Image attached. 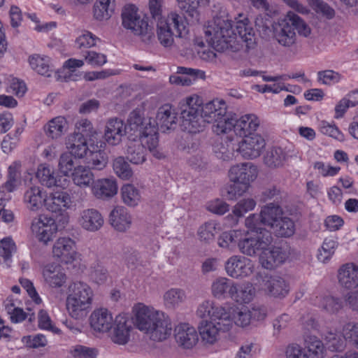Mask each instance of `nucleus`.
I'll list each match as a JSON object with an SVG mask.
<instances>
[{
  "mask_svg": "<svg viewBox=\"0 0 358 358\" xmlns=\"http://www.w3.org/2000/svg\"><path fill=\"white\" fill-rule=\"evenodd\" d=\"M182 119L181 127L188 133H197L205 123H213L226 113L227 105L222 99H213L203 104V99L196 94L188 96L179 103Z\"/></svg>",
  "mask_w": 358,
  "mask_h": 358,
  "instance_id": "1",
  "label": "nucleus"
},
{
  "mask_svg": "<svg viewBox=\"0 0 358 358\" xmlns=\"http://www.w3.org/2000/svg\"><path fill=\"white\" fill-rule=\"evenodd\" d=\"M206 40L217 51L232 48L236 34L228 16H217L203 28Z\"/></svg>",
  "mask_w": 358,
  "mask_h": 358,
  "instance_id": "2",
  "label": "nucleus"
},
{
  "mask_svg": "<svg viewBox=\"0 0 358 358\" xmlns=\"http://www.w3.org/2000/svg\"><path fill=\"white\" fill-rule=\"evenodd\" d=\"M136 327L150 334L155 341L166 340L172 332V324L168 315H135Z\"/></svg>",
  "mask_w": 358,
  "mask_h": 358,
  "instance_id": "3",
  "label": "nucleus"
},
{
  "mask_svg": "<svg viewBox=\"0 0 358 358\" xmlns=\"http://www.w3.org/2000/svg\"><path fill=\"white\" fill-rule=\"evenodd\" d=\"M93 291L85 282L76 281L68 288L66 309L69 313L86 311L92 305Z\"/></svg>",
  "mask_w": 358,
  "mask_h": 358,
  "instance_id": "4",
  "label": "nucleus"
},
{
  "mask_svg": "<svg viewBox=\"0 0 358 358\" xmlns=\"http://www.w3.org/2000/svg\"><path fill=\"white\" fill-rule=\"evenodd\" d=\"M122 26L130 30L134 35L141 37L144 43H150L154 34L149 27L148 21L141 17L134 5H127L122 12Z\"/></svg>",
  "mask_w": 358,
  "mask_h": 358,
  "instance_id": "5",
  "label": "nucleus"
},
{
  "mask_svg": "<svg viewBox=\"0 0 358 358\" xmlns=\"http://www.w3.org/2000/svg\"><path fill=\"white\" fill-rule=\"evenodd\" d=\"M208 319L203 320L199 327V332L203 342L214 344L219 339L220 332H226L232 327L230 317L224 315H208Z\"/></svg>",
  "mask_w": 358,
  "mask_h": 358,
  "instance_id": "6",
  "label": "nucleus"
},
{
  "mask_svg": "<svg viewBox=\"0 0 358 358\" xmlns=\"http://www.w3.org/2000/svg\"><path fill=\"white\" fill-rule=\"evenodd\" d=\"M157 36L159 43L166 48H171L174 44L173 27L179 37H182L186 30L183 18L176 13H171L166 19H161L157 24Z\"/></svg>",
  "mask_w": 358,
  "mask_h": 358,
  "instance_id": "7",
  "label": "nucleus"
},
{
  "mask_svg": "<svg viewBox=\"0 0 358 358\" xmlns=\"http://www.w3.org/2000/svg\"><path fill=\"white\" fill-rule=\"evenodd\" d=\"M273 241L271 232L267 230H259V229H248L245 237L238 243L239 250L241 253L248 256H255L263 249L270 245Z\"/></svg>",
  "mask_w": 358,
  "mask_h": 358,
  "instance_id": "8",
  "label": "nucleus"
},
{
  "mask_svg": "<svg viewBox=\"0 0 358 358\" xmlns=\"http://www.w3.org/2000/svg\"><path fill=\"white\" fill-rule=\"evenodd\" d=\"M328 348L333 351H342L349 342L358 349V324L348 323L342 331H328L324 335Z\"/></svg>",
  "mask_w": 358,
  "mask_h": 358,
  "instance_id": "9",
  "label": "nucleus"
},
{
  "mask_svg": "<svg viewBox=\"0 0 358 358\" xmlns=\"http://www.w3.org/2000/svg\"><path fill=\"white\" fill-rule=\"evenodd\" d=\"M328 348L333 351H342L349 342L358 349V324L348 323L342 331H328L324 335Z\"/></svg>",
  "mask_w": 358,
  "mask_h": 358,
  "instance_id": "10",
  "label": "nucleus"
},
{
  "mask_svg": "<svg viewBox=\"0 0 358 358\" xmlns=\"http://www.w3.org/2000/svg\"><path fill=\"white\" fill-rule=\"evenodd\" d=\"M283 215L282 208L274 203H268L262 208L259 215L252 214L245 220V226L248 229H259L266 230L262 225L273 229L280 218Z\"/></svg>",
  "mask_w": 358,
  "mask_h": 358,
  "instance_id": "11",
  "label": "nucleus"
},
{
  "mask_svg": "<svg viewBox=\"0 0 358 358\" xmlns=\"http://www.w3.org/2000/svg\"><path fill=\"white\" fill-rule=\"evenodd\" d=\"M54 258L64 264H71L80 259L75 241L69 237H60L52 246Z\"/></svg>",
  "mask_w": 358,
  "mask_h": 358,
  "instance_id": "12",
  "label": "nucleus"
},
{
  "mask_svg": "<svg viewBox=\"0 0 358 358\" xmlns=\"http://www.w3.org/2000/svg\"><path fill=\"white\" fill-rule=\"evenodd\" d=\"M227 274L235 279L250 276L255 271V264L250 259L241 255H233L224 264Z\"/></svg>",
  "mask_w": 358,
  "mask_h": 358,
  "instance_id": "13",
  "label": "nucleus"
},
{
  "mask_svg": "<svg viewBox=\"0 0 358 358\" xmlns=\"http://www.w3.org/2000/svg\"><path fill=\"white\" fill-rule=\"evenodd\" d=\"M31 229L39 242L47 245L52 241L57 227L54 219L48 215H40L33 219Z\"/></svg>",
  "mask_w": 358,
  "mask_h": 358,
  "instance_id": "14",
  "label": "nucleus"
},
{
  "mask_svg": "<svg viewBox=\"0 0 358 358\" xmlns=\"http://www.w3.org/2000/svg\"><path fill=\"white\" fill-rule=\"evenodd\" d=\"M129 315H116L113 322L112 329L109 336L111 341L118 345H125L128 343L130 338V334L132 330V325L135 323V315L131 317Z\"/></svg>",
  "mask_w": 358,
  "mask_h": 358,
  "instance_id": "15",
  "label": "nucleus"
},
{
  "mask_svg": "<svg viewBox=\"0 0 358 358\" xmlns=\"http://www.w3.org/2000/svg\"><path fill=\"white\" fill-rule=\"evenodd\" d=\"M265 146L266 142L264 138L259 134H253L252 135L245 136L238 143L236 151L243 158L253 159L261 155Z\"/></svg>",
  "mask_w": 358,
  "mask_h": 358,
  "instance_id": "16",
  "label": "nucleus"
},
{
  "mask_svg": "<svg viewBox=\"0 0 358 358\" xmlns=\"http://www.w3.org/2000/svg\"><path fill=\"white\" fill-rule=\"evenodd\" d=\"M105 143L90 139V148L85 159V163L92 170L102 171L108 163V156L104 150Z\"/></svg>",
  "mask_w": 358,
  "mask_h": 358,
  "instance_id": "17",
  "label": "nucleus"
},
{
  "mask_svg": "<svg viewBox=\"0 0 358 358\" xmlns=\"http://www.w3.org/2000/svg\"><path fill=\"white\" fill-rule=\"evenodd\" d=\"M273 27V37L280 45L291 47L296 43V33L291 20H288V13L283 18L278 20Z\"/></svg>",
  "mask_w": 358,
  "mask_h": 358,
  "instance_id": "18",
  "label": "nucleus"
},
{
  "mask_svg": "<svg viewBox=\"0 0 358 358\" xmlns=\"http://www.w3.org/2000/svg\"><path fill=\"white\" fill-rule=\"evenodd\" d=\"M258 168L251 162H244L232 166L229 170L230 182H240L248 187L258 176Z\"/></svg>",
  "mask_w": 358,
  "mask_h": 358,
  "instance_id": "19",
  "label": "nucleus"
},
{
  "mask_svg": "<svg viewBox=\"0 0 358 358\" xmlns=\"http://www.w3.org/2000/svg\"><path fill=\"white\" fill-rule=\"evenodd\" d=\"M72 203V199L68 192L55 191L46 195L45 208L52 213L62 215L71 208Z\"/></svg>",
  "mask_w": 358,
  "mask_h": 358,
  "instance_id": "20",
  "label": "nucleus"
},
{
  "mask_svg": "<svg viewBox=\"0 0 358 358\" xmlns=\"http://www.w3.org/2000/svg\"><path fill=\"white\" fill-rule=\"evenodd\" d=\"M260 286L268 295L280 299L285 297L290 289L289 282L277 275L264 276Z\"/></svg>",
  "mask_w": 358,
  "mask_h": 358,
  "instance_id": "21",
  "label": "nucleus"
},
{
  "mask_svg": "<svg viewBox=\"0 0 358 358\" xmlns=\"http://www.w3.org/2000/svg\"><path fill=\"white\" fill-rule=\"evenodd\" d=\"M174 338L178 345L183 349H192L199 341L195 327L187 322H180L174 329Z\"/></svg>",
  "mask_w": 358,
  "mask_h": 358,
  "instance_id": "22",
  "label": "nucleus"
},
{
  "mask_svg": "<svg viewBox=\"0 0 358 358\" xmlns=\"http://www.w3.org/2000/svg\"><path fill=\"white\" fill-rule=\"evenodd\" d=\"M36 176L42 185L48 188L59 187L65 189L69 184L66 178L55 176L53 168L46 164L38 165Z\"/></svg>",
  "mask_w": 358,
  "mask_h": 358,
  "instance_id": "23",
  "label": "nucleus"
},
{
  "mask_svg": "<svg viewBox=\"0 0 358 358\" xmlns=\"http://www.w3.org/2000/svg\"><path fill=\"white\" fill-rule=\"evenodd\" d=\"M127 132V126L124 121L117 117L108 119L105 124L103 138L110 145H117Z\"/></svg>",
  "mask_w": 358,
  "mask_h": 358,
  "instance_id": "24",
  "label": "nucleus"
},
{
  "mask_svg": "<svg viewBox=\"0 0 358 358\" xmlns=\"http://www.w3.org/2000/svg\"><path fill=\"white\" fill-rule=\"evenodd\" d=\"M139 136V142L143 146L147 147L152 155L161 159L165 157L164 153L158 148L159 140L157 129L155 124H150L148 126L138 134Z\"/></svg>",
  "mask_w": 358,
  "mask_h": 358,
  "instance_id": "25",
  "label": "nucleus"
},
{
  "mask_svg": "<svg viewBox=\"0 0 358 358\" xmlns=\"http://www.w3.org/2000/svg\"><path fill=\"white\" fill-rule=\"evenodd\" d=\"M178 123V112L169 103L161 106L157 112L156 124L162 132L174 129Z\"/></svg>",
  "mask_w": 358,
  "mask_h": 358,
  "instance_id": "26",
  "label": "nucleus"
},
{
  "mask_svg": "<svg viewBox=\"0 0 358 358\" xmlns=\"http://www.w3.org/2000/svg\"><path fill=\"white\" fill-rule=\"evenodd\" d=\"M117 180L114 178H99L94 180L91 187L92 194L98 199L106 200L117 194Z\"/></svg>",
  "mask_w": 358,
  "mask_h": 358,
  "instance_id": "27",
  "label": "nucleus"
},
{
  "mask_svg": "<svg viewBox=\"0 0 358 358\" xmlns=\"http://www.w3.org/2000/svg\"><path fill=\"white\" fill-rule=\"evenodd\" d=\"M288 258L285 250L278 247H266L259 255V262L266 269H273Z\"/></svg>",
  "mask_w": 358,
  "mask_h": 358,
  "instance_id": "28",
  "label": "nucleus"
},
{
  "mask_svg": "<svg viewBox=\"0 0 358 358\" xmlns=\"http://www.w3.org/2000/svg\"><path fill=\"white\" fill-rule=\"evenodd\" d=\"M78 223L83 229L87 231L94 232L102 227L104 223V219L98 210L87 208L80 213Z\"/></svg>",
  "mask_w": 358,
  "mask_h": 358,
  "instance_id": "29",
  "label": "nucleus"
},
{
  "mask_svg": "<svg viewBox=\"0 0 358 358\" xmlns=\"http://www.w3.org/2000/svg\"><path fill=\"white\" fill-rule=\"evenodd\" d=\"M338 280L341 287L354 289L358 287V266L354 263L342 265L338 271Z\"/></svg>",
  "mask_w": 358,
  "mask_h": 358,
  "instance_id": "30",
  "label": "nucleus"
},
{
  "mask_svg": "<svg viewBox=\"0 0 358 358\" xmlns=\"http://www.w3.org/2000/svg\"><path fill=\"white\" fill-rule=\"evenodd\" d=\"M46 195L43 188L32 185L25 190L23 201L29 210L37 212L42 208L43 206H45Z\"/></svg>",
  "mask_w": 358,
  "mask_h": 358,
  "instance_id": "31",
  "label": "nucleus"
},
{
  "mask_svg": "<svg viewBox=\"0 0 358 358\" xmlns=\"http://www.w3.org/2000/svg\"><path fill=\"white\" fill-rule=\"evenodd\" d=\"M42 275L45 283L52 288H60L66 282V275L59 265L49 264L42 270Z\"/></svg>",
  "mask_w": 358,
  "mask_h": 358,
  "instance_id": "32",
  "label": "nucleus"
},
{
  "mask_svg": "<svg viewBox=\"0 0 358 358\" xmlns=\"http://www.w3.org/2000/svg\"><path fill=\"white\" fill-rule=\"evenodd\" d=\"M259 125L260 120L255 114H246L238 119L236 116L235 134L241 137L252 135Z\"/></svg>",
  "mask_w": 358,
  "mask_h": 358,
  "instance_id": "33",
  "label": "nucleus"
},
{
  "mask_svg": "<svg viewBox=\"0 0 358 358\" xmlns=\"http://www.w3.org/2000/svg\"><path fill=\"white\" fill-rule=\"evenodd\" d=\"M73 183L80 189L91 187L94 180V175L88 166L78 165L70 175Z\"/></svg>",
  "mask_w": 358,
  "mask_h": 358,
  "instance_id": "34",
  "label": "nucleus"
},
{
  "mask_svg": "<svg viewBox=\"0 0 358 358\" xmlns=\"http://www.w3.org/2000/svg\"><path fill=\"white\" fill-rule=\"evenodd\" d=\"M235 28V41L238 38L241 41L245 43V46L248 49L253 48L255 45V31L249 24L248 20L244 17L243 20H238L236 22Z\"/></svg>",
  "mask_w": 358,
  "mask_h": 358,
  "instance_id": "35",
  "label": "nucleus"
},
{
  "mask_svg": "<svg viewBox=\"0 0 358 358\" xmlns=\"http://www.w3.org/2000/svg\"><path fill=\"white\" fill-rule=\"evenodd\" d=\"M256 290L252 283L245 282L242 284L235 282V289L230 298L238 304H247L253 300Z\"/></svg>",
  "mask_w": 358,
  "mask_h": 358,
  "instance_id": "36",
  "label": "nucleus"
},
{
  "mask_svg": "<svg viewBox=\"0 0 358 358\" xmlns=\"http://www.w3.org/2000/svg\"><path fill=\"white\" fill-rule=\"evenodd\" d=\"M109 221L115 229L124 231L130 227L131 217L124 207L117 206L110 212Z\"/></svg>",
  "mask_w": 358,
  "mask_h": 358,
  "instance_id": "37",
  "label": "nucleus"
},
{
  "mask_svg": "<svg viewBox=\"0 0 358 358\" xmlns=\"http://www.w3.org/2000/svg\"><path fill=\"white\" fill-rule=\"evenodd\" d=\"M235 289V282L225 277L216 278L211 285L212 294L217 299H225L227 295L229 297Z\"/></svg>",
  "mask_w": 358,
  "mask_h": 358,
  "instance_id": "38",
  "label": "nucleus"
},
{
  "mask_svg": "<svg viewBox=\"0 0 358 358\" xmlns=\"http://www.w3.org/2000/svg\"><path fill=\"white\" fill-rule=\"evenodd\" d=\"M187 299L186 292L180 288H171L163 296L164 306L173 310L183 303Z\"/></svg>",
  "mask_w": 358,
  "mask_h": 358,
  "instance_id": "39",
  "label": "nucleus"
},
{
  "mask_svg": "<svg viewBox=\"0 0 358 358\" xmlns=\"http://www.w3.org/2000/svg\"><path fill=\"white\" fill-rule=\"evenodd\" d=\"M68 130V122L65 117L57 116L50 120L45 127L46 135L52 139H57Z\"/></svg>",
  "mask_w": 358,
  "mask_h": 358,
  "instance_id": "40",
  "label": "nucleus"
},
{
  "mask_svg": "<svg viewBox=\"0 0 358 358\" xmlns=\"http://www.w3.org/2000/svg\"><path fill=\"white\" fill-rule=\"evenodd\" d=\"M127 159L134 164H141L146 160L145 148L139 141H129L127 151Z\"/></svg>",
  "mask_w": 358,
  "mask_h": 358,
  "instance_id": "41",
  "label": "nucleus"
},
{
  "mask_svg": "<svg viewBox=\"0 0 358 358\" xmlns=\"http://www.w3.org/2000/svg\"><path fill=\"white\" fill-rule=\"evenodd\" d=\"M127 122L129 129L138 134L143 132L147 125L152 124L150 119H145L144 110L142 108L133 110L129 114Z\"/></svg>",
  "mask_w": 358,
  "mask_h": 358,
  "instance_id": "42",
  "label": "nucleus"
},
{
  "mask_svg": "<svg viewBox=\"0 0 358 358\" xmlns=\"http://www.w3.org/2000/svg\"><path fill=\"white\" fill-rule=\"evenodd\" d=\"M72 143H69L68 148L71 150L69 153L75 157L83 159L86 157L90 148V139L87 144L86 139L80 134H75L72 137Z\"/></svg>",
  "mask_w": 358,
  "mask_h": 358,
  "instance_id": "43",
  "label": "nucleus"
},
{
  "mask_svg": "<svg viewBox=\"0 0 358 358\" xmlns=\"http://www.w3.org/2000/svg\"><path fill=\"white\" fill-rule=\"evenodd\" d=\"M29 63L34 71L42 76L49 77L52 72L50 64V59L46 56L32 55L29 57Z\"/></svg>",
  "mask_w": 358,
  "mask_h": 358,
  "instance_id": "44",
  "label": "nucleus"
},
{
  "mask_svg": "<svg viewBox=\"0 0 358 358\" xmlns=\"http://www.w3.org/2000/svg\"><path fill=\"white\" fill-rule=\"evenodd\" d=\"M338 246V242L336 238H326L321 248L318 250L317 255V259L322 263L328 262L334 255Z\"/></svg>",
  "mask_w": 358,
  "mask_h": 358,
  "instance_id": "45",
  "label": "nucleus"
},
{
  "mask_svg": "<svg viewBox=\"0 0 358 358\" xmlns=\"http://www.w3.org/2000/svg\"><path fill=\"white\" fill-rule=\"evenodd\" d=\"M208 0H177L178 7L184 11L192 22H196L199 20V7Z\"/></svg>",
  "mask_w": 358,
  "mask_h": 358,
  "instance_id": "46",
  "label": "nucleus"
},
{
  "mask_svg": "<svg viewBox=\"0 0 358 358\" xmlns=\"http://www.w3.org/2000/svg\"><path fill=\"white\" fill-rule=\"evenodd\" d=\"M213 123V131L217 135L227 134L229 131H231L232 129L235 132L236 115L226 112L225 115H223L222 118H218Z\"/></svg>",
  "mask_w": 358,
  "mask_h": 358,
  "instance_id": "47",
  "label": "nucleus"
},
{
  "mask_svg": "<svg viewBox=\"0 0 358 358\" xmlns=\"http://www.w3.org/2000/svg\"><path fill=\"white\" fill-rule=\"evenodd\" d=\"M286 158V153L282 148H273L264 157V162L269 168H278L285 164Z\"/></svg>",
  "mask_w": 358,
  "mask_h": 358,
  "instance_id": "48",
  "label": "nucleus"
},
{
  "mask_svg": "<svg viewBox=\"0 0 358 358\" xmlns=\"http://www.w3.org/2000/svg\"><path fill=\"white\" fill-rule=\"evenodd\" d=\"M91 327L97 332L105 333L112 329L113 315H91Z\"/></svg>",
  "mask_w": 358,
  "mask_h": 358,
  "instance_id": "49",
  "label": "nucleus"
},
{
  "mask_svg": "<svg viewBox=\"0 0 358 358\" xmlns=\"http://www.w3.org/2000/svg\"><path fill=\"white\" fill-rule=\"evenodd\" d=\"M115 0H97L94 6V16L98 20L108 19L114 10Z\"/></svg>",
  "mask_w": 358,
  "mask_h": 358,
  "instance_id": "50",
  "label": "nucleus"
},
{
  "mask_svg": "<svg viewBox=\"0 0 358 358\" xmlns=\"http://www.w3.org/2000/svg\"><path fill=\"white\" fill-rule=\"evenodd\" d=\"M112 166L116 176L125 180H131L133 177V171L129 163L123 157H117L113 160Z\"/></svg>",
  "mask_w": 358,
  "mask_h": 358,
  "instance_id": "51",
  "label": "nucleus"
},
{
  "mask_svg": "<svg viewBox=\"0 0 358 358\" xmlns=\"http://www.w3.org/2000/svg\"><path fill=\"white\" fill-rule=\"evenodd\" d=\"M121 195L123 202L131 207L137 206L141 199L139 190L131 184H126L122 187Z\"/></svg>",
  "mask_w": 358,
  "mask_h": 358,
  "instance_id": "52",
  "label": "nucleus"
},
{
  "mask_svg": "<svg viewBox=\"0 0 358 358\" xmlns=\"http://www.w3.org/2000/svg\"><path fill=\"white\" fill-rule=\"evenodd\" d=\"M272 229L278 236L290 237L295 232V224L291 218L282 215Z\"/></svg>",
  "mask_w": 358,
  "mask_h": 358,
  "instance_id": "53",
  "label": "nucleus"
},
{
  "mask_svg": "<svg viewBox=\"0 0 358 358\" xmlns=\"http://www.w3.org/2000/svg\"><path fill=\"white\" fill-rule=\"evenodd\" d=\"M249 187L240 182H231L224 187L222 195L229 201H234L243 195Z\"/></svg>",
  "mask_w": 358,
  "mask_h": 358,
  "instance_id": "54",
  "label": "nucleus"
},
{
  "mask_svg": "<svg viewBox=\"0 0 358 358\" xmlns=\"http://www.w3.org/2000/svg\"><path fill=\"white\" fill-rule=\"evenodd\" d=\"M90 277L95 283L101 285L106 282L108 272L103 264L97 260L90 266Z\"/></svg>",
  "mask_w": 358,
  "mask_h": 358,
  "instance_id": "55",
  "label": "nucleus"
},
{
  "mask_svg": "<svg viewBox=\"0 0 358 358\" xmlns=\"http://www.w3.org/2000/svg\"><path fill=\"white\" fill-rule=\"evenodd\" d=\"M304 342L311 358H320L324 352V345L322 341L315 336L308 335L304 338Z\"/></svg>",
  "mask_w": 358,
  "mask_h": 358,
  "instance_id": "56",
  "label": "nucleus"
},
{
  "mask_svg": "<svg viewBox=\"0 0 358 358\" xmlns=\"http://www.w3.org/2000/svg\"><path fill=\"white\" fill-rule=\"evenodd\" d=\"M241 232L236 230L223 232L219 237L218 245L221 248L232 250L241 241Z\"/></svg>",
  "mask_w": 358,
  "mask_h": 358,
  "instance_id": "57",
  "label": "nucleus"
},
{
  "mask_svg": "<svg viewBox=\"0 0 358 358\" xmlns=\"http://www.w3.org/2000/svg\"><path fill=\"white\" fill-rule=\"evenodd\" d=\"M99 38L87 30H82L75 40L78 49H87L94 47Z\"/></svg>",
  "mask_w": 358,
  "mask_h": 358,
  "instance_id": "58",
  "label": "nucleus"
},
{
  "mask_svg": "<svg viewBox=\"0 0 358 358\" xmlns=\"http://www.w3.org/2000/svg\"><path fill=\"white\" fill-rule=\"evenodd\" d=\"M238 144H235L232 142V139L229 140V142L226 143V145L224 144L217 145L214 148V152L217 157L224 161L231 160L235 157V152Z\"/></svg>",
  "mask_w": 358,
  "mask_h": 358,
  "instance_id": "59",
  "label": "nucleus"
},
{
  "mask_svg": "<svg viewBox=\"0 0 358 358\" xmlns=\"http://www.w3.org/2000/svg\"><path fill=\"white\" fill-rule=\"evenodd\" d=\"M22 163L20 161L13 162L8 169L6 186H12L15 188L21 180Z\"/></svg>",
  "mask_w": 358,
  "mask_h": 358,
  "instance_id": "60",
  "label": "nucleus"
},
{
  "mask_svg": "<svg viewBox=\"0 0 358 358\" xmlns=\"http://www.w3.org/2000/svg\"><path fill=\"white\" fill-rule=\"evenodd\" d=\"M342 78L343 76L341 73L330 69L320 71L317 73V82L327 86L338 83Z\"/></svg>",
  "mask_w": 358,
  "mask_h": 358,
  "instance_id": "61",
  "label": "nucleus"
},
{
  "mask_svg": "<svg viewBox=\"0 0 358 358\" xmlns=\"http://www.w3.org/2000/svg\"><path fill=\"white\" fill-rule=\"evenodd\" d=\"M217 231V224L214 221H209L199 227L197 234L200 241L209 243L214 240Z\"/></svg>",
  "mask_w": 358,
  "mask_h": 358,
  "instance_id": "62",
  "label": "nucleus"
},
{
  "mask_svg": "<svg viewBox=\"0 0 358 358\" xmlns=\"http://www.w3.org/2000/svg\"><path fill=\"white\" fill-rule=\"evenodd\" d=\"M75 167L73 157L71 153L64 152L60 155L58 169L63 174V177L69 176Z\"/></svg>",
  "mask_w": 358,
  "mask_h": 358,
  "instance_id": "63",
  "label": "nucleus"
},
{
  "mask_svg": "<svg viewBox=\"0 0 358 358\" xmlns=\"http://www.w3.org/2000/svg\"><path fill=\"white\" fill-rule=\"evenodd\" d=\"M318 306L321 308V310L327 312H338L343 306L342 301L331 296H327L318 300Z\"/></svg>",
  "mask_w": 358,
  "mask_h": 358,
  "instance_id": "64",
  "label": "nucleus"
}]
</instances>
